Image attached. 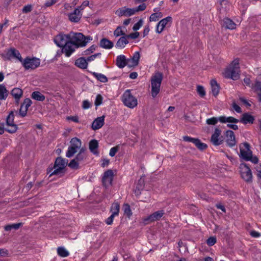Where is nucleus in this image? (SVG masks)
<instances>
[{
    "label": "nucleus",
    "instance_id": "obj_8",
    "mask_svg": "<svg viewBox=\"0 0 261 261\" xmlns=\"http://www.w3.org/2000/svg\"><path fill=\"white\" fill-rule=\"evenodd\" d=\"M219 121L221 123H238L239 120L231 116H222L218 118L212 117L206 120V123L209 125H215Z\"/></svg>",
    "mask_w": 261,
    "mask_h": 261
},
{
    "label": "nucleus",
    "instance_id": "obj_45",
    "mask_svg": "<svg viewBox=\"0 0 261 261\" xmlns=\"http://www.w3.org/2000/svg\"><path fill=\"white\" fill-rule=\"evenodd\" d=\"M194 144L199 149L203 150L205 149L207 147V145L202 143L199 139H197L196 141L194 142Z\"/></svg>",
    "mask_w": 261,
    "mask_h": 261
},
{
    "label": "nucleus",
    "instance_id": "obj_9",
    "mask_svg": "<svg viewBox=\"0 0 261 261\" xmlns=\"http://www.w3.org/2000/svg\"><path fill=\"white\" fill-rule=\"evenodd\" d=\"M173 21L172 17L167 16L161 19L156 24L155 32L158 34H161L166 27H169Z\"/></svg>",
    "mask_w": 261,
    "mask_h": 261
},
{
    "label": "nucleus",
    "instance_id": "obj_39",
    "mask_svg": "<svg viewBox=\"0 0 261 261\" xmlns=\"http://www.w3.org/2000/svg\"><path fill=\"white\" fill-rule=\"evenodd\" d=\"M82 143L81 140L77 138H73L70 141V146L77 149H81Z\"/></svg>",
    "mask_w": 261,
    "mask_h": 261
},
{
    "label": "nucleus",
    "instance_id": "obj_52",
    "mask_svg": "<svg viewBox=\"0 0 261 261\" xmlns=\"http://www.w3.org/2000/svg\"><path fill=\"white\" fill-rule=\"evenodd\" d=\"M254 168L256 171V175L257 177L259 179H261V165H256Z\"/></svg>",
    "mask_w": 261,
    "mask_h": 261
},
{
    "label": "nucleus",
    "instance_id": "obj_22",
    "mask_svg": "<svg viewBox=\"0 0 261 261\" xmlns=\"http://www.w3.org/2000/svg\"><path fill=\"white\" fill-rule=\"evenodd\" d=\"M140 58L139 53L138 51L135 52L132 58L127 59V66L129 67L136 66L139 63Z\"/></svg>",
    "mask_w": 261,
    "mask_h": 261
},
{
    "label": "nucleus",
    "instance_id": "obj_49",
    "mask_svg": "<svg viewBox=\"0 0 261 261\" xmlns=\"http://www.w3.org/2000/svg\"><path fill=\"white\" fill-rule=\"evenodd\" d=\"M216 242V238L215 237H211L206 240V243L209 246H213Z\"/></svg>",
    "mask_w": 261,
    "mask_h": 261
},
{
    "label": "nucleus",
    "instance_id": "obj_31",
    "mask_svg": "<svg viewBox=\"0 0 261 261\" xmlns=\"http://www.w3.org/2000/svg\"><path fill=\"white\" fill-rule=\"evenodd\" d=\"M75 65L82 69H86L87 67V61L84 58H80L75 62Z\"/></svg>",
    "mask_w": 261,
    "mask_h": 261
},
{
    "label": "nucleus",
    "instance_id": "obj_6",
    "mask_svg": "<svg viewBox=\"0 0 261 261\" xmlns=\"http://www.w3.org/2000/svg\"><path fill=\"white\" fill-rule=\"evenodd\" d=\"M122 101L124 105L130 109H133L138 105L137 98L131 93L130 90H126L122 95Z\"/></svg>",
    "mask_w": 261,
    "mask_h": 261
},
{
    "label": "nucleus",
    "instance_id": "obj_19",
    "mask_svg": "<svg viewBox=\"0 0 261 261\" xmlns=\"http://www.w3.org/2000/svg\"><path fill=\"white\" fill-rule=\"evenodd\" d=\"M82 16V12L77 8H76L73 12L68 14L69 20L72 22L75 23L80 20Z\"/></svg>",
    "mask_w": 261,
    "mask_h": 261
},
{
    "label": "nucleus",
    "instance_id": "obj_32",
    "mask_svg": "<svg viewBox=\"0 0 261 261\" xmlns=\"http://www.w3.org/2000/svg\"><path fill=\"white\" fill-rule=\"evenodd\" d=\"M120 211V204L118 202H114L111 207L110 212L111 214L115 216H117L119 215Z\"/></svg>",
    "mask_w": 261,
    "mask_h": 261
},
{
    "label": "nucleus",
    "instance_id": "obj_23",
    "mask_svg": "<svg viewBox=\"0 0 261 261\" xmlns=\"http://www.w3.org/2000/svg\"><path fill=\"white\" fill-rule=\"evenodd\" d=\"M105 116H102L95 119L92 124V128L94 130H96L101 128L104 124Z\"/></svg>",
    "mask_w": 261,
    "mask_h": 261
},
{
    "label": "nucleus",
    "instance_id": "obj_3",
    "mask_svg": "<svg viewBox=\"0 0 261 261\" xmlns=\"http://www.w3.org/2000/svg\"><path fill=\"white\" fill-rule=\"evenodd\" d=\"M163 78V75L160 72H156L152 75L150 80L151 94L153 97H155L159 93Z\"/></svg>",
    "mask_w": 261,
    "mask_h": 261
},
{
    "label": "nucleus",
    "instance_id": "obj_14",
    "mask_svg": "<svg viewBox=\"0 0 261 261\" xmlns=\"http://www.w3.org/2000/svg\"><path fill=\"white\" fill-rule=\"evenodd\" d=\"M77 48V45L71 41H69L63 47L62 52L66 57H69Z\"/></svg>",
    "mask_w": 261,
    "mask_h": 261
},
{
    "label": "nucleus",
    "instance_id": "obj_18",
    "mask_svg": "<svg viewBox=\"0 0 261 261\" xmlns=\"http://www.w3.org/2000/svg\"><path fill=\"white\" fill-rule=\"evenodd\" d=\"M6 58L9 60L12 58H15L18 60L20 62H22V59L20 53L18 50L13 48L9 49L7 51L6 54Z\"/></svg>",
    "mask_w": 261,
    "mask_h": 261
},
{
    "label": "nucleus",
    "instance_id": "obj_12",
    "mask_svg": "<svg viewBox=\"0 0 261 261\" xmlns=\"http://www.w3.org/2000/svg\"><path fill=\"white\" fill-rule=\"evenodd\" d=\"M69 41H70L69 34H59L54 38L55 43L58 46L61 47H63Z\"/></svg>",
    "mask_w": 261,
    "mask_h": 261
},
{
    "label": "nucleus",
    "instance_id": "obj_33",
    "mask_svg": "<svg viewBox=\"0 0 261 261\" xmlns=\"http://www.w3.org/2000/svg\"><path fill=\"white\" fill-rule=\"evenodd\" d=\"M223 26L228 29H234L236 28V24L230 19L226 18L223 19Z\"/></svg>",
    "mask_w": 261,
    "mask_h": 261
},
{
    "label": "nucleus",
    "instance_id": "obj_53",
    "mask_svg": "<svg viewBox=\"0 0 261 261\" xmlns=\"http://www.w3.org/2000/svg\"><path fill=\"white\" fill-rule=\"evenodd\" d=\"M102 97L100 95H97L96 97L95 105L96 106H98L102 103Z\"/></svg>",
    "mask_w": 261,
    "mask_h": 261
},
{
    "label": "nucleus",
    "instance_id": "obj_21",
    "mask_svg": "<svg viewBox=\"0 0 261 261\" xmlns=\"http://www.w3.org/2000/svg\"><path fill=\"white\" fill-rule=\"evenodd\" d=\"M226 142L227 145L230 147L234 146L236 141L234 133L232 130H228L225 133Z\"/></svg>",
    "mask_w": 261,
    "mask_h": 261
},
{
    "label": "nucleus",
    "instance_id": "obj_46",
    "mask_svg": "<svg viewBox=\"0 0 261 261\" xmlns=\"http://www.w3.org/2000/svg\"><path fill=\"white\" fill-rule=\"evenodd\" d=\"M68 166L72 169H77L79 167V162L74 159L68 164Z\"/></svg>",
    "mask_w": 261,
    "mask_h": 261
},
{
    "label": "nucleus",
    "instance_id": "obj_40",
    "mask_svg": "<svg viewBox=\"0 0 261 261\" xmlns=\"http://www.w3.org/2000/svg\"><path fill=\"white\" fill-rule=\"evenodd\" d=\"M91 73L97 80L101 82L106 83L108 81V78L103 74L95 72H93Z\"/></svg>",
    "mask_w": 261,
    "mask_h": 261
},
{
    "label": "nucleus",
    "instance_id": "obj_17",
    "mask_svg": "<svg viewBox=\"0 0 261 261\" xmlns=\"http://www.w3.org/2000/svg\"><path fill=\"white\" fill-rule=\"evenodd\" d=\"M221 133L219 128H216L214 133L212 136L211 142L215 146L219 145L222 143L223 140L221 136Z\"/></svg>",
    "mask_w": 261,
    "mask_h": 261
},
{
    "label": "nucleus",
    "instance_id": "obj_35",
    "mask_svg": "<svg viewBox=\"0 0 261 261\" xmlns=\"http://www.w3.org/2000/svg\"><path fill=\"white\" fill-rule=\"evenodd\" d=\"M163 16V15L161 12H156V13H153L152 14H151L149 18V20L150 22H155L158 21Z\"/></svg>",
    "mask_w": 261,
    "mask_h": 261
},
{
    "label": "nucleus",
    "instance_id": "obj_11",
    "mask_svg": "<svg viewBox=\"0 0 261 261\" xmlns=\"http://www.w3.org/2000/svg\"><path fill=\"white\" fill-rule=\"evenodd\" d=\"M14 112L12 111L7 116L6 119L7 125L9 127L6 129V130L10 133H14L18 129L17 125L14 123Z\"/></svg>",
    "mask_w": 261,
    "mask_h": 261
},
{
    "label": "nucleus",
    "instance_id": "obj_29",
    "mask_svg": "<svg viewBox=\"0 0 261 261\" xmlns=\"http://www.w3.org/2000/svg\"><path fill=\"white\" fill-rule=\"evenodd\" d=\"M23 94L22 90L18 88H15L11 91V94L14 97L17 102L21 97Z\"/></svg>",
    "mask_w": 261,
    "mask_h": 261
},
{
    "label": "nucleus",
    "instance_id": "obj_7",
    "mask_svg": "<svg viewBox=\"0 0 261 261\" xmlns=\"http://www.w3.org/2000/svg\"><path fill=\"white\" fill-rule=\"evenodd\" d=\"M240 173L242 178L246 182L252 181V174L250 168L245 163H241L239 166Z\"/></svg>",
    "mask_w": 261,
    "mask_h": 261
},
{
    "label": "nucleus",
    "instance_id": "obj_15",
    "mask_svg": "<svg viewBox=\"0 0 261 261\" xmlns=\"http://www.w3.org/2000/svg\"><path fill=\"white\" fill-rule=\"evenodd\" d=\"M115 14L119 17L123 16L128 17L134 15L135 13L134 8L123 7L116 10Z\"/></svg>",
    "mask_w": 261,
    "mask_h": 261
},
{
    "label": "nucleus",
    "instance_id": "obj_57",
    "mask_svg": "<svg viewBox=\"0 0 261 261\" xmlns=\"http://www.w3.org/2000/svg\"><path fill=\"white\" fill-rule=\"evenodd\" d=\"M126 36L127 38H130L131 39H135L139 37V32H137L131 33L129 35H126Z\"/></svg>",
    "mask_w": 261,
    "mask_h": 261
},
{
    "label": "nucleus",
    "instance_id": "obj_50",
    "mask_svg": "<svg viewBox=\"0 0 261 261\" xmlns=\"http://www.w3.org/2000/svg\"><path fill=\"white\" fill-rule=\"evenodd\" d=\"M146 8V5L145 4L143 3L139 6H138L136 8H134V9L135 10V13H137L139 11H144Z\"/></svg>",
    "mask_w": 261,
    "mask_h": 261
},
{
    "label": "nucleus",
    "instance_id": "obj_2",
    "mask_svg": "<svg viewBox=\"0 0 261 261\" xmlns=\"http://www.w3.org/2000/svg\"><path fill=\"white\" fill-rule=\"evenodd\" d=\"M239 156L246 161H250L253 164H256L258 162V158L252 155V152L250 149L249 144L244 143L240 145Z\"/></svg>",
    "mask_w": 261,
    "mask_h": 261
},
{
    "label": "nucleus",
    "instance_id": "obj_64",
    "mask_svg": "<svg viewBox=\"0 0 261 261\" xmlns=\"http://www.w3.org/2000/svg\"><path fill=\"white\" fill-rule=\"evenodd\" d=\"M32 10L31 5H27L23 7L22 11L23 13H28Z\"/></svg>",
    "mask_w": 261,
    "mask_h": 261
},
{
    "label": "nucleus",
    "instance_id": "obj_13",
    "mask_svg": "<svg viewBox=\"0 0 261 261\" xmlns=\"http://www.w3.org/2000/svg\"><path fill=\"white\" fill-rule=\"evenodd\" d=\"M164 214V211H159L154 212L152 214L145 217L143 219V222L145 224H148L149 223L155 221L160 219Z\"/></svg>",
    "mask_w": 261,
    "mask_h": 261
},
{
    "label": "nucleus",
    "instance_id": "obj_55",
    "mask_svg": "<svg viewBox=\"0 0 261 261\" xmlns=\"http://www.w3.org/2000/svg\"><path fill=\"white\" fill-rule=\"evenodd\" d=\"M183 140L186 142H192L194 144V142L196 141L197 139L193 138L188 136L183 137Z\"/></svg>",
    "mask_w": 261,
    "mask_h": 261
},
{
    "label": "nucleus",
    "instance_id": "obj_47",
    "mask_svg": "<svg viewBox=\"0 0 261 261\" xmlns=\"http://www.w3.org/2000/svg\"><path fill=\"white\" fill-rule=\"evenodd\" d=\"M124 34L125 33L123 32L121 27H118L114 32V35L115 37H119Z\"/></svg>",
    "mask_w": 261,
    "mask_h": 261
},
{
    "label": "nucleus",
    "instance_id": "obj_16",
    "mask_svg": "<svg viewBox=\"0 0 261 261\" xmlns=\"http://www.w3.org/2000/svg\"><path fill=\"white\" fill-rule=\"evenodd\" d=\"M32 103V100L30 98H25L24 100L23 103L20 106L19 112V115L21 117H24L27 115L28 108L31 106Z\"/></svg>",
    "mask_w": 261,
    "mask_h": 261
},
{
    "label": "nucleus",
    "instance_id": "obj_36",
    "mask_svg": "<svg viewBox=\"0 0 261 261\" xmlns=\"http://www.w3.org/2000/svg\"><path fill=\"white\" fill-rule=\"evenodd\" d=\"M87 157L85 149L84 148L80 149L79 152L76 155L75 159L79 162L83 161Z\"/></svg>",
    "mask_w": 261,
    "mask_h": 261
},
{
    "label": "nucleus",
    "instance_id": "obj_62",
    "mask_svg": "<svg viewBox=\"0 0 261 261\" xmlns=\"http://www.w3.org/2000/svg\"><path fill=\"white\" fill-rule=\"evenodd\" d=\"M82 107L84 109H88L90 107V103L87 100H84L83 102Z\"/></svg>",
    "mask_w": 261,
    "mask_h": 261
},
{
    "label": "nucleus",
    "instance_id": "obj_48",
    "mask_svg": "<svg viewBox=\"0 0 261 261\" xmlns=\"http://www.w3.org/2000/svg\"><path fill=\"white\" fill-rule=\"evenodd\" d=\"M197 92L201 97H203L205 95V90L203 87L201 86L198 85L197 86Z\"/></svg>",
    "mask_w": 261,
    "mask_h": 261
},
{
    "label": "nucleus",
    "instance_id": "obj_51",
    "mask_svg": "<svg viewBox=\"0 0 261 261\" xmlns=\"http://www.w3.org/2000/svg\"><path fill=\"white\" fill-rule=\"evenodd\" d=\"M143 20L142 19H140L138 22L136 23L133 28V29L134 31H137L140 29V28L143 25Z\"/></svg>",
    "mask_w": 261,
    "mask_h": 261
},
{
    "label": "nucleus",
    "instance_id": "obj_43",
    "mask_svg": "<svg viewBox=\"0 0 261 261\" xmlns=\"http://www.w3.org/2000/svg\"><path fill=\"white\" fill-rule=\"evenodd\" d=\"M57 251L58 254L62 257H66L69 255L68 252L64 247H59Z\"/></svg>",
    "mask_w": 261,
    "mask_h": 261
},
{
    "label": "nucleus",
    "instance_id": "obj_28",
    "mask_svg": "<svg viewBox=\"0 0 261 261\" xmlns=\"http://www.w3.org/2000/svg\"><path fill=\"white\" fill-rule=\"evenodd\" d=\"M113 45V43L106 38H103L100 41V46L103 48L111 49Z\"/></svg>",
    "mask_w": 261,
    "mask_h": 261
},
{
    "label": "nucleus",
    "instance_id": "obj_44",
    "mask_svg": "<svg viewBox=\"0 0 261 261\" xmlns=\"http://www.w3.org/2000/svg\"><path fill=\"white\" fill-rule=\"evenodd\" d=\"M21 225V223H15L11 225H8L5 227V229L6 231H9L12 229H17Z\"/></svg>",
    "mask_w": 261,
    "mask_h": 261
},
{
    "label": "nucleus",
    "instance_id": "obj_10",
    "mask_svg": "<svg viewBox=\"0 0 261 261\" xmlns=\"http://www.w3.org/2000/svg\"><path fill=\"white\" fill-rule=\"evenodd\" d=\"M22 65L27 70L34 69L38 67L40 64V61L36 58H27L22 62Z\"/></svg>",
    "mask_w": 261,
    "mask_h": 261
},
{
    "label": "nucleus",
    "instance_id": "obj_38",
    "mask_svg": "<svg viewBox=\"0 0 261 261\" xmlns=\"http://www.w3.org/2000/svg\"><path fill=\"white\" fill-rule=\"evenodd\" d=\"M32 98L40 101H42L45 99V96L39 91L33 92L32 94Z\"/></svg>",
    "mask_w": 261,
    "mask_h": 261
},
{
    "label": "nucleus",
    "instance_id": "obj_24",
    "mask_svg": "<svg viewBox=\"0 0 261 261\" xmlns=\"http://www.w3.org/2000/svg\"><path fill=\"white\" fill-rule=\"evenodd\" d=\"M116 65L119 68H123L125 66H127V59L124 55H121L117 56Z\"/></svg>",
    "mask_w": 261,
    "mask_h": 261
},
{
    "label": "nucleus",
    "instance_id": "obj_1",
    "mask_svg": "<svg viewBox=\"0 0 261 261\" xmlns=\"http://www.w3.org/2000/svg\"><path fill=\"white\" fill-rule=\"evenodd\" d=\"M240 74L239 59H234L222 72L223 76L236 81L239 79Z\"/></svg>",
    "mask_w": 261,
    "mask_h": 261
},
{
    "label": "nucleus",
    "instance_id": "obj_34",
    "mask_svg": "<svg viewBox=\"0 0 261 261\" xmlns=\"http://www.w3.org/2000/svg\"><path fill=\"white\" fill-rule=\"evenodd\" d=\"M8 95V91L5 86L3 84L0 85V99L5 100Z\"/></svg>",
    "mask_w": 261,
    "mask_h": 261
},
{
    "label": "nucleus",
    "instance_id": "obj_63",
    "mask_svg": "<svg viewBox=\"0 0 261 261\" xmlns=\"http://www.w3.org/2000/svg\"><path fill=\"white\" fill-rule=\"evenodd\" d=\"M250 234L252 237L255 238H259L260 236V234L258 232L255 230L251 231L250 232Z\"/></svg>",
    "mask_w": 261,
    "mask_h": 261
},
{
    "label": "nucleus",
    "instance_id": "obj_5",
    "mask_svg": "<svg viewBox=\"0 0 261 261\" xmlns=\"http://www.w3.org/2000/svg\"><path fill=\"white\" fill-rule=\"evenodd\" d=\"M70 39L74 44L77 45V47L84 46L87 43L91 40L90 37L85 38L82 33H74L71 32L69 33Z\"/></svg>",
    "mask_w": 261,
    "mask_h": 261
},
{
    "label": "nucleus",
    "instance_id": "obj_30",
    "mask_svg": "<svg viewBox=\"0 0 261 261\" xmlns=\"http://www.w3.org/2000/svg\"><path fill=\"white\" fill-rule=\"evenodd\" d=\"M211 86L213 95L214 96H217L219 93L220 88L216 80H211Z\"/></svg>",
    "mask_w": 261,
    "mask_h": 261
},
{
    "label": "nucleus",
    "instance_id": "obj_56",
    "mask_svg": "<svg viewBox=\"0 0 261 261\" xmlns=\"http://www.w3.org/2000/svg\"><path fill=\"white\" fill-rule=\"evenodd\" d=\"M232 106L236 112L240 113L242 112L241 108L235 102H232Z\"/></svg>",
    "mask_w": 261,
    "mask_h": 261
},
{
    "label": "nucleus",
    "instance_id": "obj_25",
    "mask_svg": "<svg viewBox=\"0 0 261 261\" xmlns=\"http://www.w3.org/2000/svg\"><path fill=\"white\" fill-rule=\"evenodd\" d=\"M98 147V142L96 140L93 139L90 141L89 145V149L94 154H98V152L97 151Z\"/></svg>",
    "mask_w": 261,
    "mask_h": 261
},
{
    "label": "nucleus",
    "instance_id": "obj_37",
    "mask_svg": "<svg viewBox=\"0 0 261 261\" xmlns=\"http://www.w3.org/2000/svg\"><path fill=\"white\" fill-rule=\"evenodd\" d=\"M251 87L253 90L257 92L259 100L261 101V82H256L255 84H252Z\"/></svg>",
    "mask_w": 261,
    "mask_h": 261
},
{
    "label": "nucleus",
    "instance_id": "obj_59",
    "mask_svg": "<svg viewBox=\"0 0 261 261\" xmlns=\"http://www.w3.org/2000/svg\"><path fill=\"white\" fill-rule=\"evenodd\" d=\"M117 151L118 148L117 147H112L110 150L109 155L111 156H114Z\"/></svg>",
    "mask_w": 261,
    "mask_h": 261
},
{
    "label": "nucleus",
    "instance_id": "obj_20",
    "mask_svg": "<svg viewBox=\"0 0 261 261\" xmlns=\"http://www.w3.org/2000/svg\"><path fill=\"white\" fill-rule=\"evenodd\" d=\"M113 178V172L111 170L106 171L102 177V182L105 187H108L112 184Z\"/></svg>",
    "mask_w": 261,
    "mask_h": 261
},
{
    "label": "nucleus",
    "instance_id": "obj_4",
    "mask_svg": "<svg viewBox=\"0 0 261 261\" xmlns=\"http://www.w3.org/2000/svg\"><path fill=\"white\" fill-rule=\"evenodd\" d=\"M68 160L58 157L56 159L54 166L53 168L48 169V173L49 176L53 175H60L64 173V169L67 165Z\"/></svg>",
    "mask_w": 261,
    "mask_h": 261
},
{
    "label": "nucleus",
    "instance_id": "obj_26",
    "mask_svg": "<svg viewBox=\"0 0 261 261\" xmlns=\"http://www.w3.org/2000/svg\"><path fill=\"white\" fill-rule=\"evenodd\" d=\"M128 41L126 36H124L120 37L116 44V47L117 48L122 49L125 47L126 45L128 44Z\"/></svg>",
    "mask_w": 261,
    "mask_h": 261
},
{
    "label": "nucleus",
    "instance_id": "obj_58",
    "mask_svg": "<svg viewBox=\"0 0 261 261\" xmlns=\"http://www.w3.org/2000/svg\"><path fill=\"white\" fill-rule=\"evenodd\" d=\"M100 56V53L95 54L94 55H91L89 57H88L87 59V62H91L92 61H93L95 60V59L98 56Z\"/></svg>",
    "mask_w": 261,
    "mask_h": 261
},
{
    "label": "nucleus",
    "instance_id": "obj_27",
    "mask_svg": "<svg viewBox=\"0 0 261 261\" xmlns=\"http://www.w3.org/2000/svg\"><path fill=\"white\" fill-rule=\"evenodd\" d=\"M254 120V117L248 113H244L242 115L241 122L244 124L253 123Z\"/></svg>",
    "mask_w": 261,
    "mask_h": 261
},
{
    "label": "nucleus",
    "instance_id": "obj_54",
    "mask_svg": "<svg viewBox=\"0 0 261 261\" xmlns=\"http://www.w3.org/2000/svg\"><path fill=\"white\" fill-rule=\"evenodd\" d=\"M115 217V216L111 214V216L106 220L105 222L106 223V224L108 225L112 224Z\"/></svg>",
    "mask_w": 261,
    "mask_h": 261
},
{
    "label": "nucleus",
    "instance_id": "obj_60",
    "mask_svg": "<svg viewBox=\"0 0 261 261\" xmlns=\"http://www.w3.org/2000/svg\"><path fill=\"white\" fill-rule=\"evenodd\" d=\"M57 2V0H47L44 5L46 7H48L56 4Z\"/></svg>",
    "mask_w": 261,
    "mask_h": 261
},
{
    "label": "nucleus",
    "instance_id": "obj_61",
    "mask_svg": "<svg viewBox=\"0 0 261 261\" xmlns=\"http://www.w3.org/2000/svg\"><path fill=\"white\" fill-rule=\"evenodd\" d=\"M89 2L88 1H85L83 2L82 4L77 7L79 9L82 11L85 7L88 6L89 5Z\"/></svg>",
    "mask_w": 261,
    "mask_h": 261
},
{
    "label": "nucleus",
    "instance_id": "obj_42",
    "mask_svg": "<svg viewBox=\"0 0 261 261\" xmlns=\"http://www.w3.org/2000/svg\"><path fill=\"white\" fill-rule=\"evenodd\" d=\"M123 210L124 211V214L128 218H130L132 215V213L129 204L127 203L124 204L123 206Z\"/></svg>",
    "mask_w": 261,
    "mask_h": 261
},
{
    "label": "nucleus",
    "instance_id": "obj_41",
    "mask_svg": "<svg viewBox=\"0 0 261 261\" xmlns=\"http://www.w3.org/2000/svg\"><path fill=\"white\" fill-rule=\"evenodd\" d=\"M79 149L75 148V147H73L70 145L66 152V156L68 158H71L77 151Z\"/></svg>",
    "mask_w": 261,
    "mask_h": 261
}]
</instances>
